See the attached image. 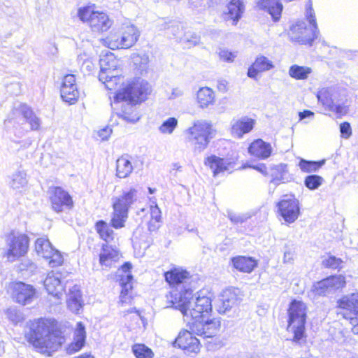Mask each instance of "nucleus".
<instances>
[{"label":"nucleus","mask_w":358,"mask_h":358,"mask_svg":"<svg viewBox=\"0 0 358 358\" xmlns=\"http://www.w3.org/2000/svg\"><path fill=\"white\" fill-rule=\"evenodd\" d=\"M166 298L172 307L181 312L189 327L191 322L206 318L212 310L211 298L200 293L194 299L192 290L190 289H185L184 291L173 290Z\"/></svg>","instance_id":"nucleus-1"},{"label":"nucleus","mask_w":358,"mask_h":358,"mask_svg":"<svg viewBox=\"0 0 358 358\" xmlns=\"http://www.w3.org/2000/svg\"><path fill=\"white\" fill-rule=\"evenodd\" d=\"M62 338L50 333V328L43 319L33 324L29 341L43 353L56 351L62 345Z\"/></svg>","instance_id":"nucleus-2"},{"label":"nucleus","mask_w":358,"mask_h":358,"mask_svg":"<svg viewBox=\"0 0 358 358\" xmlns=\"http://www.w3.org/2000/svg\"><path fill=\"white\" fill-rule=\"evenodd\" d=\"M137 200V190L131 188L123 191L122 194L113 198V212L111 217V224L115 229L124 227L128 218L129 209Z\"/></svg>","instance_id":"nucleus-3"},{"label":"nucleus","mask_w":358,"mask_h":358,"mask_svg":"<svg viewBox=\"0 0 358 358\" xmlns=\"http://www.w3.org/2000/svg\"><path fill=\"white\" fill-rule=\"evenodd\" d=\"M150 92V85L147 81L139 78L134 79L122 89L117 91L115 95L114 108H117L120 101H129L133 103L142 102L147 99Z\"/></svg>","instance_id":"nucleus-4"},{"label":"nucleus","mask_w":358,"mask_h":358,"mask_svg":"<svg viewBox=\"0 0 358 358\" xmlns=\"http://www.w3.org/2000/svg\"><path fill=\"white\" fill-rule=\"evenodd\" d=\"M99 64V80L105 85L108 90H116L117 84L121 83L123 80L118 70L120 61L114 54L109 52L101 57Z\"/></svg>","instance_id":"nucleus-5"},{"label":"nucleus","mask_w":358,"mask_h":358,"mask_svg":"<svg viewBox=\"0 0 358 358\" xmlns=\"http://www.w3.org/2000/svg\"><path fill=\"white\" fill-rule=\"evenodd\" d=\"M306 17L311 27L308 28L304 22H297L290 29V37L292 41L303 44L311 45L313 41L317 38L320 31L315 20L314 10L310 5L306 9Z\"/></svg>","instance_id":"nucleus-6"},{"label":"nucleus","mask_w":358,"mask_h":358,"mask_svg":"<svg viewBox=\"0 0 358 358\" xmlns=\"http://www.w3.org/2000/svg\"><path fill=\"white\" fill-rule=\"evenodd\" d=\"M307 307L301 301L294 300L288 309V330L294 334V341L299 342L304 337Z\"/></svg>","instance_id":"nucleus-7"},{"label":"nucleus","mask_w":358,"mask_h":358,"mask_svg":"<svg viewBox=\"0 0 358 358\" xmlns=\"http://www.w3.org/2000/svg\"><path fill=\"white\" fill-rule=\"evenodd\" d=\"M140 36V32L133 24H124L118 32H110L106 43L110 49L129 48L132 47Z\"/></svg>","instance_id":"nucleus-8"},{"label":"nucleus","mask_w":358,"mask_h":358,"mask_svg":"<svg viewBox=\"0 0 358 358\" xmlns=\"http://www.w3.org/2000/svg\"><path fill=\"white\" fill-rule=\"evenodd\" d=\"M340 96L339 89L334 86L322 87L317 93L318 102L326 110L341 116L347 113L348 108L344 104L338 103L341 101Z\"/></svg>","instance_id":"nucleus-9"},{"label":"nucleus","mask_w":358,"mask_h":358,"mask_svg":"<svg viewBox=\"0 0 358 358\" xmlns=\"http://www.w3.org/2000/svg\"><path fill=\"white\" fill-rule=\"evenodd\" d=\"M77 15L82 22H87L95 32L106 31L113 24V21L106 13L94 11L90 6L79 8Z\"/></svg>","instance_id":"nucleus-10"},{"label":"nucleus","mask_w":358,"mask_h":358,"mask_svg":"<svg viewBox=\"0 0 358 358\" xmlns=\"http://www.w3.org/2000/svg\"><path fill=\"white\" fill-rule=\"evenodd\" d=\"M35 251L38 256L48 261L50 267H57L64 262V259L59 251L55 249L48 239L38 238L35 241Z\"/></svg>","instance_id":"nucleus-11"},{"label":"nucleus","mask_w":358,"mask_h":358,"mask_svg":"<svg viewBox=\"0 0 358 358\" xmlns=\"http://www.w3.org/2000/svg\"><path fill=\"white\" fill-rule=\"evenodd\" d=\"M6 244L8 247L6 257L9 261L14 262L27 253L29 247V238L24 234H11L8 237Z\"/></svg>","instance_id":"nucleus-12"},{"label":"nucleus","mask_w":358,"mask_h":358,"mask_svg":"<svg viewBox=\"0 0 358 358\" xmlns=\"http://www.w3.org/2000/svg\"><path fill=\"white\" fill-rule=\"evenodd\" d=\"M277 207L280 215L289 224L294 222L300 215L299 201L294 196H284Z\"/></svg>","instance_id":"nucleus-13"},{"label":"nucleus","mask_w":358,"mask_h":358,"mask_svg":"<svg viewBox=\"0 0 358 358\" xmlns=\"http://www.w3.org/2000/svg\"><path fill=\"white\" fill-rule=\"evenodd\" d=\"M48 192L52 208L55 212H64L73 206L71 195L61 187H51Z\"/></svg>","instance_id":"nucleus-14"},{"label":"nucleus","mask_w":358,"mask_h":358,"mask_svg":"<svg viewBox=\"0 0 358 358\" xmlns=\"http://www.w3.org/2000/svg\"><path fill=\"white\" fill-rule=\"evenodd\" d=\"M220 327L221 322L220 319L213 318L211 320H205V318H203L201 320L191 322L189 328L197 336L203 338H212L218 333Z\"/></svg>","instance_id":"nucleus-15"},{"label":"nucleus","mask_w":358,"mask_h":358,"mask_svg":"<svg viewBox=\"0 0 358 358\" xmlns=\"http://www.w3.org/2000/svg\"><path fill=\"white\" fill-rule=\"evenodd\" d=\"M345 283V279L343 275H332L315 283L313 291L315 295L325 296L334 294L336 290L343 288Z\"/></svg>","instance_id":"nucleus-16"},{"label":"nucleus","mask_w":358,"mask_h":358,"mask_svg":"<svg viewBox=\"0 0 358 358\" xmlns=\"http://www.w3.org/2000/svg\"><path fill=\"white\" fill-rule=\"evenodd\" d=\"M36 289L31 285L18 282L13 285V299L22 306L31 303L36 298Z\"/></svg>","instance_id":"nucleus-17"},{"label":"nucleus","mask_w":358,"mask_h":358,"mask_svg":"<svg viewBox=\"0 0 358 358\" xmlns=\"http://www.w3.org/2000/svg\"><path fill=\"white\" fill-rule=\"evenodd\" d=\"M192 330H182L173 343V347H178L187 352L198 353L200 350V342L194 336Z\"/></svg>","instance_id":"nucleus-18"},{"label":"nucleus","mask_w":358,"mask_h":358,"mask_svg":"<svg viewBox=\"0 0 358 358\" xmlns=\"http://www.w3.org/2000/svg\"><path fill=\"white\" fill-rule=\"evenodd\" d=\"M131 268V264L127 262L124 264L118 271L119 273H122V274L119 275L120 276L119 282L122 287L120 303L122 305L129 303L131 301V296L129 295V292L132 288L131 281L133 280L132 275L130 273Z\"/></svg>","instance_id":"nucleus-19"},{"label":"nucleus","mask_w":358,"mask_h":358,"mask_svg":"<svg viewBox=\"0 0 358 358\" xmlns=\"http://www.w3.org/2000/svg\"><path fill=\"white\" fill-rule=\"evenodd\" d=\"M60 92L64 101L69 104H73L77 101L79 97V91L74 75L68 74L64 77Z\"/></svg>","instance_id":"nucleus-20"},{"label":"nucleus","mask_w":358,"mask_h":358,"mask_svg":"<svg viewBox=\"0 0 358 358\" xmlns=\"http://www.w3.org/2000/svg\"><path fill=\"white\" fill-rule=\"evenodd\" d=\"M10 119H17L22 117L29 124L31 130H38L41 125L40 119L34 113L32 110L26 104H19L12 110Z\"/></svg>","instance_id":"nucleus-21"},{"label":"nucleus","mask_w":358,"mask_h":358,"mask_svg":"<svg viewBox=\"0 0 358 358\" xmlns=\"http://www.w3.org/2000/svg\"><path fill=\"white\" fill-rule=\"evenodd\" d=\"M238 293L239 290L234 288L227 289L223 291L217 306L219 313L224 314L238 304L239 301Z\"/></svg>","instance_id":"nucleus-22"},{"label":"nucleus","mask_w":358,"mask_h":358,"mask_svg":"<svg viewBox=\"0 0 358 358\" xmlns=\"http://www.w3.org/2000/svg\"><path fill=\"white\" fill-rule=\"evenodd\" d=\"M135 103L129 102V101H120L117 104V108H114L115 101L111 104L114 110H116L117 115L122 118L126 122L130 123H135L139 120L140 117L136 111L134 107Z\"/></svg>","instance_id":"nucleus-23"},{"label":"nucleus","mask_w":358,"mask_h":358,"mask_svg":"<svg viewBox=\"0 0 358 358\" xmlns=\"http://www.w3.org/2000/svg\"><path fill=\"white\" fill-rule=\"evenodd\" d=\"M60 273H49L44 280V286L49 294L60 299L63 294L64 285L61 280Z\"/></svg>","instance_id":"nucleus-24"},{"label":"nucleus","mask_w":358,"mask_h":358,"mask_svg":"<svg viewBox=\"0 0 358 358\" xmlns=\"http://www.w3.org/2000/svg\"><path fill=\"white\" fill-rule=\"evenodd\" d=\"M166 282L171 286L186 283L190 278L189 273L182 268H173L164 273Z\"/></svg>","instance_id":"nucleus-25"},{"label":"nucleus","mask_w":358,"mask_h":358,"mask_svg":"<svg viewBox=\"0 0 358 358\" xmlns=\"http://www.w3.org/2000/svg\"><path fill=\"white\" fill-rule=\"evenodd\" d=\"M248 152L259 159H265L271 156L272 148L270 143H266L262 139H257L250 144Z\"/></svg>","instance_id":"nucleus-26"},{"label":"nucleus","mask_w":358,"mask_h":358,"mask_svg":"<svg viewBox=\"0 0 358 358\" xmlns=\"http://www.w3.org/2000/svg\"><path fill=\"white\" fill-rule=\"evenodd\" d=\"M86 331L82 322H78L74 331L73 342L66 349L68 354H73L79 351L85 345Z\"/></svg>","instance_id":"nucleus-27"},{"label":"nucleus","mask_w":358,"mask_h":358,"mask_svg":"<svg viewBox=\"0 0 358 358\" xmlns=\"http://www.w3.org/2000/svg\"><path fill=\"white\" fill-rule=\"evenodd\" d=\"M67 306L69 310L76 313H78L82 308L83 301L80 288L78 285H73L67 294Z\"/></svg>","instance_id":"nucleus-28"},{"label":"nucleus","mask_w":358,"mask_h":358,"mask_svg":"<svg viewBox=\"0 0 358 358\" xmlns=\"http://www.w3.org/2000/svg\"><path fill=\"white\" fill-rule=\"evenodd\" d=\"M255 120L247 117H242L233 124L231 134L234 136L241 138L243 134L250 132L254 127Z\"/></svg>","instance_id":"nucleus-29"},{"label":"nucleus","mask_w":358,"mask_h":358,"mask_svg":"<svg viewBox=\"0 0 358 358\" xmlns=\"http://www.w3.org/2000/svg\"><path fill=\"white\" fill-rule=\"evenodd\" d=\"M120 257L118 250L108 245H103L99 255V262L101 266L110 267L117 262Z\"/></svg>","instance_id":"nucleus-30"},{"label":"nucleus","mask_w":358,"mask_h":358,"mask_svg":"<svg viewBox=\"0 0 358 358\" xmlns=\"http://www.w3.org/2000/svg\"><path fill=\"white\" fill-rule=\"evenodd\" d=\"M338 304L339 308L349 311L348 315H358V293L343 296Z\"/></svg>","instance_id":"nucleus-31"},{"label":"nucleus","mask_w":358,"mask_h":358,"mask_svg":"<svg viewBox=\"0 0 358 358\" xmlns=\"http://www.w3.org/2000/svg\"><path fill=\"white\" fill-rule=\"evenodd\" d=\"M130 156L125 155L119 157L116 161V176L119 178H126L133 171Z\"/></svg>","instance_id":"nucleus-32"},{"label":"nucleus","mask_w":358,"mask_h":358,"mask_svg":"<svg viewBox=\"0 0 358 358\" xmlns=\"http://www.w3.org/2000/svg\"><path fill=\"white\" fill-rule=\"evenodd\" d=\"M259 6L266 10L275 21L279 20L282 11V4L280 0H261Z\"/></svg>","instance_id":"nucleus-33"},{"label":"nucleus","mask_w":358,"mask_h":358,"mask_svg":"<svg viewBox=\"0 0 358 358\" xmlns=\"http://www.w3.org/2000/svg\"><path fill=\"white\" fill-rule=\"evenodd\" d=\"M234 266L243 273H251L257 266V261L252 257L238 256L232 259Z\"/></svg>","instance_id":"nucleus-34"},{"label":"nucleus","mask_w":358,"mask_h":358,"mask_svg":"<svg viewBox=\"0 0 358 358\" xmlns=\"http://www.w3.org/2000/svg\"><path fill=\"white\" fill-rule=\"evenodd\" d=\"M245 10V6L242 0H231L227 6V11L225 15L228 18L233 20L234 24L241 19Z\"/></svg>","instance_id":"nucleus-35"},{"label":"nucleus","mask_w":358,"mask_h":358,"mask_svg":"<svg viewBox=\"0 0 358 358\" xmlns=\"http://www.w3.org/2000/svg\"><path fill=\"white\" fill-rule=\"evenodd\" d=\"M205 164L208 166L213 171L214 176L217 175L220 173L224 172L229 170L231 163H227V162L218 157L212 155L206 159Z\"/></svg>","instance_id":"nucleus-36"},{"label":"nucleus","mask_w":358,"mask_h":358,"mask_svg":"<svg viewBox=\"0 0 358 358\" xmlns=\"http://www.w3.org/2000/svg\"><path fill=\"white\" fill-rule=\"evenodd\" d=\"M215 93L208 87H201L197 92V101L202 108H207L215 103Z\"/></svg>","instance_id":"nucleus-37"},{"label":"nucleus","mask_w":358,"mask_h":358,"mask_svg":"<svg viewBox=\"0 0 358 358\" xmlns=\"http://www.w3.org/2000/svg\"><path fill=\"white\" fill-rule=\"evenodd\" d=\"M189 136L210 137L212 133L211 124L206 121L198 120L188 129Z\"/></svg>","instance_id":"nucleus-38"},{"label":"nucleus","mask_w":358,"mask_h":358,"mask_svg":"<svg viewBox=\"0 0 358 358\" xmlns=\"http://www.w3.org/2000/svg\"><path fill=\"white\" fill-rule=\"evenodd\" d=\"M312 71V69L308 66L294 64L289 67V76L296 80H306Z\"/></svg>","instance_id":"nucleus-39"},{"label":"nucleus","mask_w":358,"mask_h":358,"mask_svg":"<svg viewBox=\"0 0 358 358\" xmlns=\"http://www.w3.org/2000/svg\"><path fill=\"white\" fill-rule=\"evenodd\" d=\"M27 173L24 171H17L12 176L9 182L10 187L13 189L24 188L27 185Z\"/></svg>","instance_id":"nucleus-40"},{"label":"nucleus","mask_w":358,"mask_h":358,"mask_svg":"<svg viewBox=\"0 0 358 358\" xmlns=\"http://www.w3.org/2000/svg\"><path fill=\"white\" fill-rule=\"evenodd\" d=\"M325 163L324 160H322L320 162L315 161H308L303 159H301L299 166L301 170L305 173H311L316 172L319 169H320L322 165Z\"/></svg>","instance_id":"nucleus-41"},{"label":"nucleus","mask_w":358,"mask_h":358,"mask_svg":"<svg viewBox=\"0 0 358 358\" xmlns=\"http://www.w3.org/2000/svg\"><path fill=\"white\" fill-rule=\"evenodd\" d=\"M96 228L97 232L104 241H109L113 238V231L106 222L103 220L97 222Z\"/></svg>","instance_id":"nucleus-42"},{"label":"nucleus","mask_w":358,"mask_h":358,"mask_svg":"<svg viewBox=\"0 0 358 358\" xmlns=\"http://www.w3.org/2000/svg\"><path fill=\"white\" fill-rule=\"evenodd\" d=\"M253 64L261 72L267 71L274 68L273 62L263 55L257 56Z\"/></svg>","instance_id":"nucleus-43"},{"label":"nucleus","mask_w":358,"mask_h":358,"mask_svg":"<svg viewBox=\"0 0 358 358\" xmlns=\"http://www.w3.org/2000/svg\"><path fill=\"white\" fill-rule=\"evenodd\" d=\"M210 137L202 136H190L189 140L194 142V149L195 152H201L208 146Z\"/></svg>","instance_id":"nucleus-44"},{"label":"nucleus","mask_w":358,"mask_h":358,"mask_svg":"<svg viewBox=\"0 0 358 358\" xmlns=\"http://www.w3.org/2000/svg\"><path fill=\"white\" fill-rule=\"evenodd\" d=\"M136 358H152V351L143 344L134 345L132 348Z\"/></svg>","instance_id":"nucleus-45"},{"label":"nucleus","mask_w":358,"mask_h":358,"mask_svg":"<svg viewBox=\"0 0 358 358\" xmlns=\"http://www.w3.org/2000/svg\"><path fill=\"white\" fill-rule=\"evenodd\" d=\"M324 179L317 175H310L305 178L304 185L310 190L317 189L323 182Z\"/></svg>","instance_id":"nucleus-46"},{"label":"nucleus","mask_w":358,"mask_h":358,"mask_svg":"<svg viewBox=\"0 0 358 358\" xmlns=\"http://www.w3.org/2000/svg\"><path fill=\"white\" fill-rule=\"evenodd\" d=\"M178 125V120L175 117H169L159 127V131L162 134H171Z\"/></svg>","instance_id":"nucleus-47"},{"label":"nucleus","mask_w":358,"mask_h":358,"mask_svg":"<svg viewBox=\"0 0 358 358\" xmlns=\"http://www.w3.org/2000/svg\"><path fill=\"white\" fill-rule=\"evenodd\" d=\"M271 176L273 177L271 180V182L274 184H278L280 180L283 179L284 175L287 172V165L285 164H279L275 166L272 169Z\"/></svg>","instance_id":"nucleus-48"},{"label":"nucleus","mask_w":358,"mask_h":358,"mask_svg":"<svg viewBox=\"0 0 358 358\" xmlns=\"http://www.w3.org/2000/svg\"><path fill=\"white\" fill-rule=\"evenodd\" d=\"M6 314L8 320L14 324H17L24 320L23 314L15 308H8Z\"/></svg>","instance_id":"nucleus-49"},{"label":"nucleus","mask_w":358,"mask_h":358,"mask_svg":"<svg viewBox=\"0 0 358 358\" xmlns=\"http://www.w3.org/2000/svg\"><path fill=\"white\" fill-rule=\"evenodd\" d=\"M343 261L334 256H329L322 260V265L326 268L336 269L340 268Z\"/></svg>","instance_id":"nucleus-50"},{"label":"nucleus","mask_w":358,"mask_h":358,"mask_svg":"<svg viewBox=\"0 0 358 358\" xmlns=\"http://www.w3.org/2000/svg\"><path fill=\"white\" fill-rule=\"evenodd\" d=\"M227 217L233 224H238L246 222L250 216L248 214H236L233 212H228Z\"/></svg>","instance_id":"nucleus-51"},{"label":"nucleus","mask_w":358,"mask_h":358,"mask_svg":"<svg viewBox=\"0 0 358 358\" xmlns=\"http://www.w3.org/2000/svg\"><path fill=\"white\" fill-rule=\"evenodd\" d=\"M341 136L343 138L348 139L352 136V128L350 124L348 122H344L340 124Z\"/></svg>","instance_id":"nucleus-52"},{"label":"nucleus","mask_w":358,"mask_h":358,"mask_svg":"<svg viewBox=\"0 0 358 358\" xmlns=\"http://www.w3.org/2000/svg\"><path fill=\"white\" fill-rule=\"evenodd\" d=\"M219 57L224 62H231L234 61L236 55L235 52H229L226 49H221L219 51Z\"/></svg>","instance_id":"nucleus-53"},{"label":"nucleus","mask_w":358,"mask_h":358,"mask_svg":"<svg viewBox=\"0 0 358 358\" xmlns=\"http://www.w3.org/2000/svg\"><path fill=\"white\" fill-rule=\"evenodd\" d=\"M295 252L290 248L287 249L284 252L283 263L284 264H293L294 259Z\"/></svg>","instance_id":"nucleus-54"},{"label":"nucleus","mask_w":358,"mask_h":358,"mask_svg":"<svg viewBox=\"0 0 358 358\" xmlns=\"http://www.w3.org/2000/svg\"><path fill=\"white\" fill-rule=\"evenodd\" d=\"M161 213V210L157 204L151 206L150 214L152 220H155L157 222H160L162 219Z\"/></svg>","instance_id":"nucleus-55"},{"label":"nucleus","mask_w":358,"mask_h":358,"mask_svg":"<svg viewBox=\"0 0 358 358\" xmlns=\"http://www.w3.org/2000/svg\"><path fill=\"white\" fill-rule=\"evenodd\" d=\"M315 113L309 110H304L303 111L299 113V121L303 120L305 124L308 123V121H306V119L313 120L314 118Z\"/></svg>","instance_id":"nucleus-56"},{"label":"nucleus","mask_w":358,"mask_h":358,"mask_svg":"<svg viewBox=\"0 0 358 358\" xmlns=\"http://www.w3.org/2000/svg\"><path fill=\"white\" fill-rule=\"evenodd\" d=\"M111 134H112V129L108 127L101 129L98 131L99 136L103 141L108 140V138L110 137Z\"/></svg>","instance_id":"nucleus-57"},{"label":"nucleus","mask_w":358,"mask_h":358,"mask_svg":"<svg viewBox=\"0 0 358 358\" xmlns=\"http://www.w3.org/2000/svg\"><path fill=\"white\" fill-rule=\"evenodd\" d=\"M259 72H261L260 71H259L257 69V68L256 66H255V65L252 64L248 69V76L251 78H254L255 79L257 78V73Z\"/></svg>","instance_id":"nucleus-58"},{"label":"nucleus","mask_w":358,"mask_h":358,"mask_svg":"<svg viewBox=\"0 0 358 358\" xmlns=\"http://www.w3.org/2000/svg\"><path fill=\"white\" fill-rule=\"evenodd\" d=\"M135 62H140L141 64L146 65L149 62V57L146 54L138 55L135 58Z\"/></svg>","instance_id":"nucleus-59"},{"label":"nucleus","mask_w":358,"mask_h":358,"mask_svg":"<svg viewBox=\"0 0 358 358\" xmlns=\"http://www.w3.org/2000/svg\"><path fill=\"white\" fill-rule=\"evenodd\" d=\"M249 167H252V169L258 171L259 172H260L261 173H262L264 176H266L268 174L267 168L265 166V164H260L257 166H249Z\"/></svg>","instance_id":"nucleus-60"},{"label":"nucleus","mask_w":358,"mask_h":358,"mask_svg":"<svg viewBox=\"0 0 358 358\" xmlns=\"http://www.w3.org/2000/svg\"><path fill=\"white\" fill-rule=\"evenodd\" d=\"M357 317H358V315H349V316H346L344 314V317L349 319L350 320V323L355 326L358 324Z\"/></svg>","instance_id":"nucleus-61"},{"label":"nucleus","mask_w":358,"mask_h":358,"mask_svg":"<svg viewBox=\"0 0 358 358\" xmlns=\"http://www.w3.org/2000/svg\"><path fill=\"white\" fill-rule=\"evenodd\" d=\"M26 263V268L27 270H30L31 271H33L36 268V266L33 262H30L29 260L25 261Z\"/></svg>","instance_id":"nucleus-62"},{"label":"nucleus","mask_w":358,"mask_h":358,"mask_svg":"<svg viewBox=\"0 0 358 358\" xmlns=\"http://www.w3.org/2000/svg\"><path fill=\"white\" fill-rule=\"evenodd\" d=\"M182 95V92L178 89H173L172 92V98L178 97Z\"/></svg>","instance_id":"nucleus-63"},{"label":"nucleus","mask_w":358,"mask_h":358,"mask_svg":"<svg viewBox=\"0 0 358 358\" xmlns=\"http://www.w3.org/2000/svg\"><path fill=\"white\" fill-rule=\"evenodd\" d=\"M172 171H181L182 166L178 163H174L172 164Z\"/></svg>","instance_id":"nucleus-64"}]
</instances>
